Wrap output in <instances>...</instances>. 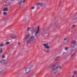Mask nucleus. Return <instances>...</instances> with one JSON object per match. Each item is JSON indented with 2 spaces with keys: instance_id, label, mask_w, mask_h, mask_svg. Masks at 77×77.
Returning a JSON list of instances; mask_svg holds the SVG:
<instances>
[{
  "instance_id": "1",
  "label": "nucleus",
  "mask_w": 77,
  "mask_h": 77,
  "mask_svg": "<svg viewBox=\"0 0 77 77\" xmlns=\"http://www.w3.org/2000/svg\"><path fill=\"white\" fill-rule=\"evenodd\" d=\"M34 40H35V37L32 36L30 37L29 40L27 41V44L30 43V42H33Z\"/></svg>"
},
{
  "instance_id": "2",
  "label": "nucleus",
  "mask_w": 77,
  "mask_h": 77,
  "mask_svg": "<svg viewBox=\"0 0 77 77\" xmlns=\"http://www.w3.org/2000/svg\"><path fill=\"white\" fill-rule=\"evenodd\" d=\"M51 68L53 71H56V70H57L58 69V67L56 66L55 65H54L52 66Z\"/></svg>"
},
{
  "instance_id": "3",
  "label": "nucleus",
  "mask_w": 77,
  "mask_h": 77,
  "mask_svg": "<svg viewBox=\"0 0 77 77\" xmlns=\"http://www.w3.org/2000/svg\"><path fill=\"white\" fill-rule=\"evenodd\" d=\"M71 43L72 44V45L70 47H71V48H73V47H74V45L76 43L75 41L73 40L72 41Z\"/></svg>"
},
{
  "instance_id": "4",
  "label": "nucleus",
  "mask_w": 77,
  "mask_h": 77,
  "mask_svg": "<svg viewBox=\"0 0 77 77\" xmlns=\"http://www.w3.org/2000/svg\"><path fill=\"white\" fill-rule=\"evenodd\" d=\"M30 69H31V68H26L25 69V71L26 73H29L30 71Z\"/></svg>"
},
{
  "instance_id": "5",
  "label": "nucleus",
  "mask_w": 77,
  "mask_h": 77,
  "mask_svg": "<svg viewBox=\"0 0 77 77\" xmlns=\"http://www.w3.org/2000/svg\"><path fill=\"white\" fill-rule=\"evenodd\" d=\"M43 45H44V47H45V48H47V49H49L50 48V47H49V46H48V44H43Z\"/></svg>"
},
{
  "instance_id": "6",
  "label": "nucleus",
  "mask_w": 77,
  "mask_h": 77,
  "mask_svg": "<svg viewBox=\"0 0 77 77\" xmlns=\"http://www.w3.org/2000/svg\"><path fill=\"white\" fill-rule=\"evenodd\" d=\"M39 33V26H38V28H37V31H36L35 34V36H37V35H38V33Z\"/></svg>"
},
{
  "instance_id": "7",
  "label": "nucleus",
  "mask_w": 77,
  "mask_h": 77,
  "mask_svg": "<svg viewBox=\"0 0 77 77\" xmlns=\"http://www.w3.org/2000/svg\"><path fill=\"white\" fill-rule=\"evenodd\" d=\"M30 31L31 33H32V34L33 33H34L35 31V28L33 27H32L31 28V30H30Z\"/></svg>"
},
{
  "instance_id": "8",
  "label": "nucleus",
  "mask_w": 77,
  "mask_h": 77,
  "mask_svg": "<svg viewBox=\"0 0 77 77\" xmlns=\"http://www.w3.org/2000/svg\"><path fill=\"white\" fill-rule=\"evenodd\" d=\"M30 34L26 35L25 37V39H27L28 38H29V37H30Z\"/></svg>"
},
{
  "instance_id": "9",
  "label": "nucleus",
  "mask_w": 77,
  "mask_h": 77,
  "mask_svg": "<svg viewBox=\"0 0 77 77\" xmlns=\"http://www.w3.org/2000/svg\"><path fill=\"white\" fill-rule=\"evenodd\" d=\"M10 36L13 39H14V38H15L17 37V36L15 35H11Z\"/></svg>"
},
{
  "instance_id": "10",
  "label": "nucleus",
  "mask_w": 77,
  "mask_h": 77,
  "mask_svg": "<svg viewBox=\"0 0 77 77\" xmlns=\"http://www.w3.org/2000/svg\"><path fill=\"white\" fill-rule=\"evenodd\" d=\"M1 63H5V60H2L0 62Z\"/></svg>"
},
{
  "instance_id": "11",
  "label": "nucleus",
  "mask_w": 77,
  "mask_h": 77,
  "mask_svg": "<svg viewBox=\"0 0 77 77\" xmlns=\"http://www.w3.org/2000/svg\"><path fill=\"white\" fill-rule=\"evenodd\" d=\"M59 59H60V57H59V56H58L55 58V60H59Z\"/></svg>"
},
{
  "instance_id": "12",
  "label": "nucleus",
  "mask_w": 77,
  "mask_h": 77,
  "mask_svg": "<svg viewBox=\"0 0 77 77\" xmlns=\"http://www.w3.org/2000/svg\"><path fill=\"white\" fill-rule=\"evenodd\" d=\"M25 0H24L23 1H21L20 2H19V5H21V2H23V3H24V2H25Z\"/></svg>"
},
{
  "instance_id": "13",
  "label": "nucleus",
  "mask_w": 77,
  "mask_h": 77,
  "mask_svg": "<svg viewBox=\"0 0 77 77\" xmlns=\"http://www.w3.org/2000/svg\"><path fill=\"white\" fill-rule=\"evenodd\" d=\"M3 11H8V8H4L3 9Z\"/></svg>"
},
{
  "instance_id": "14",
  "label": "nucleus",
  "mask_w": 77,
  "mask_h": 77,
  "mask_svg": "<svg viewBox=\"0 0 77 77\" xmlns=\"http://www.w3.org/2000/svg\"><path fill=\"white\" fill-rule=\"evenodd\" d=\"M54 74L55 75V76H57L59 74V73H57L56 72H55L54 73Z\"/></svg>"
},
{
  "instance_id": "15",
  "label": "nucleus",
  "mask_w": 77,
  "mask_h": 77,
  "mask_svg": "<svg viewBox=\"0 0 77 77\" xmlns=\"http://www.w3.org/2000/svg\"><path fill=\"white\" fill-rule=\"evenodd\" d=\"M42 5V3H37L36 4V5H37V6H38V5H39L40 6H41Z\"/></svg>"
},
{
  "instance_id": "16",
  "label": "nucleus",
  "mask_w": 77,
  "mask_h": 77,
  "mask_svg": "<svg viewBox=\"0 0 77 77\" xmlns=\"http://www.w3.org/2000/svg\"><path fill=\"white\" fill-rule=\"evenodd\" d=\"M3 71V69L2 68L0 69V74H2Z\"/></svg>"
},
{
  "instance_id": "17",
  "label": "nucleus",
  "mask_w": 77,
  "mask_h": 77,
  "mask_svg": "<svg viewBox=\"0 0 77 77\" xmlns=\"http://www.w3.org/2000/svg\"><path fill=\"white\" fill-rule=\"evenodd\" d=\"M42 6H43V7H45V6H46V5L45 4H42Z\"/></svg>"
},
{
  "instance_id": "18",
  "label": "nucleus",
  "mask_w": 77,
  "mask_h": 77,
  "mask_svg": "<svg viewBox=\"0 0 77 77\" xmlns=\"http://www.w3.org/2000/svg\"><path fill=\"white\" fill-rule=\"evenodd\" d=\"M1 51H0V53H3V49L2 48H1L0 49Z\"/></svg>"
},
{
  "instance_id": "19",
  "label": "nucleus",
  "mask_w": 77,
  "mask_h": 77,
  "mask_svg": "<svg viewBox=\"0 0 77 77\" xmlns=\"http://www.w3.org/2000/svg\"><path fill=\"white\" fill-rule=\"evenodd\" d=\"M6 6H9V2H7V4H6Z\"/></svg>"
},
{
  "instance_id": "20",
  "label": "nucleus",
  "mask_w": 77,
  "mask_h": 77,
  "mask_svg": "<svg viewBox=\"0 0 77 77\" xmlns=\"http://www.w3.org/2000/svg\"><path fill=\"white\" fill-rule=\"evenodd\" d=\"M74 75H75V74H77V73L75 71H74Z\"/></svg>"
},
{
  "instance_id": "21",
  "label": "nucleus",
  "mask_w": 77,
  "mask_h": 77,
  "mask_svg": "<svg viewBox=\"0 0 77 77\" xmlns=\"http://www.w3.org/2000/svg\"><path fill=\"white\" fill-rule=\"evenodd\" d=\"M2 46H4V45H3V44H2L0 45V47H2Z\"/></svg>"
},
{
  "instance_id": "22",
  "label": "nucleus",
  "mask_w": 77,
  "mask_h": 77,
  "mask_svg": "<svg viewBox=\"0 0 77 77\" xmlns=\"http://www.w3.org/2000/svg\"><path fill=\"white\" fill-rule=\"evenodd\" d=\"M68 47H66L65 48V50H68Z\"/></svg>"
},
{
  "instance_id": "23",
  "label": "nucleus",
  "mask_w": 77,
  "mask_h": 77,
  "mask_svg": "<svg viewBox=\"0 0 77 77\" xmlns=\"http://www.w3.org/2000/svg\"><path fill=\"white\" fill-rule=\"evenodd\" d=\"M57 67H58V68H59V69H61L62 68L60 66H57Z\"/></svg>"
},
{
  "instance_id": "24",
  "label": "nucleus",
  "mask_w": 77,
  "mask_h": 77,
  "mask_svg": "<svg viewBox=\"0 0 77 77\" xmlns=\"http://www.w3.org/2000/svg\"><path fill=\"white\" fill-rule=\"evenodd\" d=\"M3 14L4 15H6V12H4L3 13Z\"/></svg>"
},
{
  "instance_id": "25",
  "label": "nucleus",
  "mask_w": 77,
  "mask_h": 77,
  "mask_svg": "<svg viewBox=\"0 0 77 77\" xmlns=\"http://www.w3.org/2000/svg\"><path fill=\"white\" fill-rule=\"evenodd\" d=\"M72 27L73 28H74V27H75V25H74L72 26Z\"/></svg>"
},
{
  "instance_id": "26",
  "label": "nucleus",
  "mask_w": 77,
  "mask_h": 77,
  "mask_svg": "<svg viewBox=\"0 0 77 77\" xmlns=\"http://www.w3.org/2000/svg\"><path fill=\"white\" fill-rule=\"evenodd\" d=\"M31 29V28H30V27L28 28H27V31H29V29Z\"/></svg>"
},
{
  "instance_id": "27",
  "label": "nucleus",
  "mask_w": 77,
  "mask_h": 77,
  "mask_svg": "<svg viewBox=\"0 0 77 77\" xmlns=\"http://www.w3.org/2000/svg\"><path fill=\"white\" fill-rule=\"evenodd\" d=\"M9 43H10V42H6L5 43V44H9Z\"/></svg>"
},
{
  "instance_id": "28",
  "label": "nucleus",
  "mask_w": 77,
  "mask_h": 77,
  "mask_svg": "<svg viewBox=\"0 0 77 77\" xmlns=\"http://www.w3.org/2000/svg\"><path fill=\"white\" fill-rule=\"evenodd\" d=\"M35 9V7H32L31 8V9Z\"/></svg>"
},
{
  "instance_id": "29",
  "label": "nucleus",
  "mask_w": 77,
  "mask_h": 77,
  "mask_svg": "<svg viewBox=\"0 0 77 77\" xmlns=\"http://www.w3.org/2000/svg\"><path fill=\"white\" fill-rule=\"evenodd\" d=\"M75 55V53H74L71 56L72 57H73V56H74V55Z\"/></svg>"
},
{
  "instance_id": "30",
  "label": "nucleus",
  "mask_w": 77,
  "mask_h": 77,
  "mask_svg": "<svg viewBox=\"0 0 77 77\" xmlns=\"http://www.w3.org/2000/svg\"><path fill=\"white\" fill-rule=\"evenodd\" d=\"M2 58H3L4 59H5V56L4 55H3V56H2Z\"/></svg>"
},
{
  "instance_id": "31",
  "label": "nucleus",
  "mask_w": 77,
  "mask_h": 77,
  "mask_svg": "<svg viewBox=\"0 0 77 77\" xmlns=\"http://www.w3.org/2000/svg\"><path fill=\"white\" fill-rule=\"evenodd\" d=\"M48 51H49V50H48L46 51V52H48Z\"/></svg>"
},
{
  "instance_id": "32",
  "label": "nucleus",
  "mask_w": 77,
  "mask_h": 77,
  "mask_svg": "<svg viewBox=\"0 0 77 77\" xmlns=\"http://www.w3.org/2000/svg\"><path fill=\"white\" fill-rule=\"evenodd\" d=\"M66 38H65L64 39V41H66Z\"/></svg>"
},
{
  "instance_id": "33",
  "label": "nucleus",
  "mask_w": 77,
  "mask_h": 77,
  "mask_svg": "<svg viewBox=\"0 0 77 77\" xmlns=\"http://www.w3.org/2000/svg\"><path fill=\"white\" fill-rule=\"evenodd\" d=\"M74 76H75V75H74L72 76V77H74Z\"/></svg>"
},
{
  "instance_id": "34",
  "label": "nucleus",
  "mask_w": 77,
  "mask_h": 77,
  "mask_svg": "<svg viewBox=\"0 0 77 77\" xmlns=\"http://www.w3.org/2000/svg\"><path fill=\"white\" fill-rule=\"evenodd\" d=\"M20 43L19 42L18 43V45H20Z\"/></svg>"
},
{
  "instance_id": "35",
  "label": "nucleus",
  "mask_w": 77,
  "mask_h": 77,
  "mask_svg": "<svg viewBox=\"0 0 77 77\" xmlns=\"http://www.w3.org/2000/svg\"><path fill=\"white\" fill-rule=\"evenodd\" d=\"M8 0H7V1L5 2V3H6L7 2V1H8Z\"/></svg>"
},
{
  "instance_id": "36",
  "label": "nucleus",
  "mask_w": 77,
  "mask_h": 77,
  "mask_svg": "<svg viewBox=\"0 0 77 77\" xmlns=\"http://www.w3.org/2000/svg\"><path fill=\"white\" fill-rule=\"evenodd\" d=\"M69 32H70V30H69Z\"/></svg>"
},
{
  "instance_id": "37",
  "label": "nucleus",
  "mask_w": 77,
  "mask_h": 77,
  "mask_svg": "<svg viewBox=\"0 0 77 77\" xmlns=\"http://www.w3.org/2000/svg\"><path fill=\"white\" fill-rule=\"evenodd\" d=\"M14 1V0H12V1Z\"/></svg>"
},
{
  "instance_id": "38",
  "label": "nucleus",
  "mask_w": 77,
  "mask_h": 77,
  "mask_svg": "<svg viewBox=\"0 0 77 77\" xmlns=\"http://www.w3.org/2000/svg\"><path fill=\"white\" fill-rule=\"evenodd\" d=\"M63 53L64 54V53Z\"/></svg>"
}]
</instances>
